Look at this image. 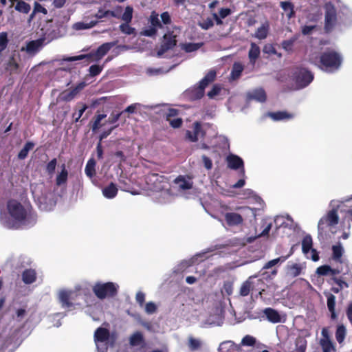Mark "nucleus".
Returning a JSON list of instances; mask_svg holds the SVG:
<instances>
[{
	"instance_id": "f257e3e1",
	"label": "nucleus",
	"mask_w": 352,
	"mask_h": 352,
	"mask_svg": "<svg viewBox=\"0 0 352 352\" xmlns=\"http://www.w3.org/2000/svg\"><path fill=\"white\" fill-rule=\"evenodd\" d=\"M82 294L89 298H92L89 291L87 293L85 289L79 286L76 287L74 290H60L58 294V300L62 308L72 310L76 305H80V303L78 302V298Z\"/></svg>"
},
{
	"instance_id": "f03ea898",
	"label": "nucleus",
	"mask_w": 352,
	"mask_h": 352,
	"mask_svg": "<svg viewBox=\"0 0 352 352\" xmlns=\"http://www.w3.org/2000/svg\"><path fill=\"white\" fill-rule=\"evenodd\" d=\"M318 67L328 72H335L339 69L342 63V56L333 50H328L320 55Z\"/></svg>"
},
{
	"instance_id": "7ed1b4c3",
	"label": "nucleus",
	"mask_w": 352,
	"mask_h": 352,
	"mask_svg": "<svg viewBox=\"0 0 352 352\" xmlns=\"http://www.w3.org/2000/svg\"><path fill=\"white\" fill-rule=\"evenodd\" d=\"M314 74L308 69L297 66L293 68L291 79L294 82V87L290 90H299L308 86L314 80Z\"/></svg>"
},
{
	"instance_id": "20e7f679",
	"label": "nucleus",
	"mask_w": 352,
	"mask_h": 352,
	"mask_svg": "<svg viewBox=\"0 0 352 352\" xmlns=\"http://www.w3.org/2000/svg\"><path fill=\"white\" fill-rule=\"evenodd\" d=\"M7 209L15 223L25 224L30 214V211L19 201L15 199L9 200L7 203Z\"/></svg>"
},
{
	"instance_id": "39448f33",
	"label": "nucleus",
	"mask_w": 352,
	"mask_h": 352,
	"mask_svg": "<svg viewBox=\"0 0 352 352\" xmlns=\"http://www.w3.org/2000/svg\"><path fill=\"white\" fill-rule=\"evenodd\" d=\"M113 46L114 43L113 42L104 43L102 45H100L94 52H91L87 54H81L75 56H70L67 58L65 60L72 62L86 58L89 62H98L100 59H102V57H104Z\"/></svg>"
},
{
	"instance_id": "423d86ee",
	"label": "nucleus",
	"mask_w": 352,
	"mask_h": 352,
	"mask_svg": "<svg viewBox=\"0 0 352 352\" xmlns=\"http://www.w3.org/2000/svg\"><path fill=\"white\" fill-rule=\"evenodd\" d=\"M118 289L119 286L113 282H97L92 287L93 292L100 300L116 296Z\"/></svg>"
},
{
	"instance_id": "0eeeda50",
	"label": "nucleus",
	"mask_w": 352,
	"mask_h": 352,
	"mask_svg": "<svg viewBox=\"0 0 352 352\" xmlns=\"http://www.w3.org/2000/svg\"><path fill=\"white\" fill-rule=\"evenodd\" d=\"M324 30L326 33H329L333 31L338 22L337 10L334 4L331 1L324 3Z\"/></svg>"
},
{
	"instance_id": "6e6552de",
	"label": "nucleus",
	"mask_w": 352,
	"mask_h": 352,
	"mask_svg": "<svg viewBox=\"0 0 352 352\" xmlns=\"http://www.w3.org/2000/svg\"><path fill=\"white\" fill-rule=\"evenodd\" d=\"M216 78V72L214 70L209 71L206 75L200 80L199 86L191 91V98L192 100H199L204 95L205 88Z\"/></svg>"
},
{
	"instance_id": "1a4fd4ad",
	"label": "nucleus",
	"mask_w": 352,
	"mask_h": 352,
	"mask_svg": "<svg viewBox=\"0 0 352 352\" xmlns=\"http://www.w3.org/2000/svg\"><path fill=\"white\" fill-rule=\"evenodd\" d=\"M133 8L128 6L125 8V10L122 14L121 19L124 21L119 26L120 30L124 34L131 35L135 33V29L129 25V23L131 22L133 19Z\"/></svg>"
},
{
	"instance_id": "9d476101",
	"label": "nucleus",
	"mask_w": 352,
	"mask_h": 352,
	"mask_svg": "<svg viewBox=\"0 0 352 352\" xmlns=\"http://www.w3.org/2000/svg\"><path fill=\"white\" fill-rule=\"evenodd\" d=\"M148 22L151 25L148 28L143 30L141 34L145 36L152 37L157 34V28H162L163 26L159 19V14L155 11L151 12L148 18Z\"/></svg>"
},
{
	"instance_id": "9b49d317",
	"label": "nucleus",
	"mask_w": 352,
	"mask_h": 352,
	"mask_svg": "<svg viewBox=\"0 0 352 352\" xmlns=\"http://www.w3.org/2000/svg\"><path fill=\"white\" fill-rule=\"evenodd\" d=\"M177 45L176 36L173 32H168L163 36V40L157 52V56H162L167 51L172 50Z\"/></svg>"
},
{
	"instance_id": "f8f14e48",
	"label": "nucleus",
	"mask_w": 352,
	"mask_h": 352,
	"mask_svg": "<svg viewBox=\"0 0 352 352\" xmlns=\"http://www.w3.org/2000/svg\"><path fill=\"white\" fill-rule=\"evenodd\" d=\"M339 221V217L338 212L335 209H333L327 214L325 217H323L320 219L318 224V230L322 232L324 230V225L326 224L327 226H333L337 225Z\"/></svg>"
},
{
	"instance_id": "ddd939ff",
	"label": "nucleus",
	"mask_w": 352,
	"mask_h": 352,
	"mask_svg": "<svg viewBox=\"0 0 352 352\" xmlns=\"http://www.w3.org/2000/svg\"><path fill=\"white\" fill-rule=\"evenodd\" d=\"M228 167L232 170L241 169L240 172L243 176L245 175L243 160L238 155L230 154L226 157Z\"/></svg>"
},
{
	"instance_id": "4468645a",
	"label": "nucleus",
	"mask_w": 352,
	"mask_h": 352,
	"mask_svg": "<svg viewBox=\"0 0 352 352\" xmlns=\"http://www.w3.org/2000/svg\"><path fill=\"white\" fill-rule=\"evenodd\" d=\"M225 221L229 226H236L243 222V219L240 214L236 212H227L224 214Z\"/></svg>"
},
{
	"instance_id": "2eb2a0df",
	"label": "nucleus",
	"mask_w": 352,
	"mask_h": 352,
	"mask_svg": "<svg viewBox=\"0 0 352 352\" xmlns=\"http://www.w3.org/2000/svg\"><path fill=\"white\" fill-rule=\"evenodd\" d=\"M129 344L131 346H140L141 348L146 347V342L144 336L140 331H135L129 338Z\"/></svg>"
},
{
	"instance_id": "dca6fc26",
	"label": "nucleus",
	"mask_w": 352,
	"mask_h": 352,
	"mask_svg": "<svg viewBox=\"0 0 352 352\" xmlns=\"http://www.w3.org/2000/svg\"><path fill=\"white\" fill-rule=\"evenodd\" d=\"M325 296L327 298V308L331 313V319L336 320L338 318V315L336 312V296L331 293H325Z\"/></svg>"
},
{
	"instance_id": "f3484780",
	"label": "nucleus",
	"mask_w": 352,
	"mask_h": 352,
	"mask_svg": "<svg viewBox=\"0 0 352 352\" xmlns=\"http://www.w3.org/2000/svg\"><path fill=\"white\" fill-rule=\"evenodd\" d=\"M263 313L265 315L267 319L272 323H278L281 322V316L278 311L276 309L267 307L263 310Z\"/></svg>"
},
{
	"instance_id": "a211bd4d",
	"label": "nucleus",
	"mask_w": 352,
	"mask_h": 352,
	"mask_svg": "<svg viewBox=\"0 0 352 352\" xmlns=\"http://www.w3.org/2000/svg\"><path fill=\"white\" fill-rule=\"evenodd\" d=\"M201 131V125L199 122H195L193 124V131H186V138L191 142H195L198 141V136L199 133Z\"/></svg>"
},
{
	"instance_id": "6ab92c4d",
	"label": "nucleus",
	"mask_w": 352,
	"mask_h": 352,
	"mask_svg": "<svg viewBox=\"0 0 352 352\" xmlns=\"http://www.w3.org/2000/svg\"><path fill=\"white\" fill-rule=\"evenodd\" d=\"M252 276L249 277L245 281H244L240 288L239 295L245 297L250 294V293L254 289V282Z\"/></svg>"
},
{
	"instance_id": "aec40b11",
	"label": "nucleus",
	"mask_w": 352,
	"mask_h": 352,
	"mask_svg": "<svg viewBox=\"0 0 352 352\" xmlns=\"http://www.w3.org/2000/svg\"><path fill=\"white\" fill-rule=\"evenodd\" d=\"M110 333L109 331L103 327H98L94 333V341L103 342L109 340Z\"/></svg>"
},
{
	"instance_id": "412c9836",
	"label": "nucleus",
	"mask_w": 352,
	"mask_h": 352,
	"mask_svg": "<svg viewBox=\"0 0 352 352\" xmlns=\"http://www.w3.org/2000/svg\"><path fill=\"white\" fill-rule=\"evenodd\" d=\"M43 41L44 40L43 38H39L28 42L25 48L26 52L29 54L38 52L42 47Z\"/></svg>"
},
{
	"instance_id": "4be33fe9",
	"label": "nucleus",
	"mask_w": 352,
	"mask_h": 352,
	"mask_svg": "<svg viewBox=\"0 0 352 352\" xmlns=\"http://www.w3.org/2000/svg\"><path fill=\"white\" fill-rule=\"evenodd\" d=\"M118 191V189L116 185L111 182L107 186L103 188L102 194L107 199H113L117 195Z\"/></svg>"
},
{
	"instance_id": "5701e85b",
	"label": "nucleus",
	"mask_w": 352,
	"mask_h": 352,
	"mask_svg": "<svg viewBox=\"0 0 352 352\" xmlns=\"http://www.w3.org/2000/svg\"><path fill=\"white\" fill-rule=\"evenodd\" d=\"M36 279V273L34 270L27 269L22 273V280L25 284H32Z\"/></svg>"
},
{
	"instance_id": "b1692460",
	"label": "nucleus",
	"mask_w": 352,
	"mask_h": 352,
	"mask_svg": "<svg viewBox=\"0 0 352 352\" xmlns=\"http://www.w3.org/2000/svg\"><path fill=\"white\" fill-rule=\"evenodd\" d=\"M260 47L254 43H252L249 50L248 56L251 63L254 64L260 55Z\"/></svg>"
},
{
	"instance_id": "393cba45",
	"label": "nucleus",
	"mask_w": 352,
	"mask_h": 352,
	"mask_svg": "<svg viewBox=\"0 0 352 352\" xmlns=\"http://www.w3.org/2000/svg\"><path fill=\"white\" fill-rule=\"evenodd\" d=\"M270 29V25L267 21H266L265 23L262 24L261 27H259L256 32H255V37L263 40L267 38L268 32Z\"/></svg>"
},
{
	"instance_id": "a878e982",
	"label": "nucleus",
	"mask_w": 352,
	"mask_h": 352,
	"mask_svg": "<svg viewBox=\"0 0 352 352\" xmlns=\"http://www.w3.org/2000/svg\"><path fill=\"white\" fill-rule=\"evenodd\" d=\"M281 8L287 12V16L288 19H292L295 16V11H294V6L290 1H281L280 3Z\"/></svg>"
},
{
	"instance_id": "bb28decb",
	"label": "nucleus",
	"mask_w": 352,
	"mask_h": 352,
	"mask_svg": "<svg viewBox=\"0 0 352 352\" xmlns=\"http://www.w3.org/2000/svg\"><path fill=\"white\" fill-rule=\"evenodd\" d=\"M244 69L243 65L239 62H235L232 68L230 77L232 80H237L241 76L243 71Z\"/></svg>"
},
{
	"instance_id": "cd10ccee",
	"label": "nucleus",
	"mask_w": 352,
	"mask_h": 352,
	"mask_svg": "<svg viewBox=\"0 0 352 352\" xmlns=\"http://www.w3.org/2000/svg\"><path fill=\"white\" fill-rule=\"evenodd\" d=\"M19 69V65L16 62L14 56L10 57L6 67V69L9 72L10 74H17Z\"/></svg>"
},
{
	"instance_id": "c85d7f7f",
	"label": "nucleus",
	"mask_w": 352,
	"mask_h": 352,
	"mask_svg": "<svg viewBox=\"0 0 352 352\" xmlns=\"http://www.w3.org/2000/svg\"><path fill=\"white\" fill-rule=\"evenodd\" d=\"M313 246V241L311 235L307 234L304 236L302 241V251L304 254H307L311 250Z\"/></svg>"
},
{
	"instance_id": "c756f323",
	"label": "nucleus",
	"mask_w": 352,
	"mask_h": 352,
	"mask_svg": "<svg viewBox=\"0 0 352 352\" xmlns=\"http://www.w3.org/2000/svg\"><path fill=\"white\" fill-rule=\"evenodd\" d=\"M307 342L302 336H298L295 340V346L296 352H305L307 349Z\"/></svg>"
},
{
	"instance_id": "7c9ffc66",
	"label": "nucleus",
	"mask_w": 352,
	"mask_h": 352,
	"mask_svg": "<svg viewBox=\"0 0 352 352\" xmlns=\"http://www.w3.org/2000/svg\"><path fill=\"white\" fill-rule=\"evenodd\" d=\"M270 117L274 120H289L294 117L293 114L287 111H276L270 113Z\"/></svg>"
},
{
	"instance_id": "2f4dec72",
	"label": "nucleus",
	"mask_w": 352,
	"mask_h": 352,
	"mask_svg": "<svg viewBox=\"0 0 352 352\" xmlns=\"http://www.w3.org/2000/svg\"><path fill=\"white\" fill-rule=\"evenodd\" d=\"M175 184H177L179 188L182 190H189L192 188V183L187 181L183 176H178L175 180Z\"/></svg>"
},
{
	"instance_id": "473e14b6",
	"label": "nucleus",
	"mask_w": 352,
	"mask_h": 352,
	"mask_svg": "<svg viewBox=\"0 0 352 352\" xmlns=\"http://www.w3.org/2000/svg\"><path fill=\"white\" fill-rule=\"evenodd\" d=\"M34 146V143L32 142H27L24 145L23 148L18 153V158L19 160H24L27 157L28 153Z\"/></svg>"
},
{
	"instance_id": "72a5a7b5",
	"label": "nucleus",
	"mask_w": 352,
	"mask_h": 352,
	"mask_svg": "<svg viewBox=\"0 0 352 352\" xmlns=\"http://www.w3.org/2000/svg\"><path fill=\"white\" fill-rule=\"evenodd\" d=\"M14 9L21 13L28 14L30 12L31 10V6L29 3L22 0H20L17 1L16 4L14 6Z\"/></svg>"
},
{
	"instance_id": "f704fd0d",
	"label": "nucleus",
	"mask_w": 352,
	"mask_h": 352,
	"mask_svg": "<svg viewBox=\"0 0 352 352\" xmlns=\"http://www.w3.org/2000/svg\"><path fill=\"white\" fill-rule=\"evenodd\" d=\"M61 172L57 175L56 183L57 186H61L67 182L68 172L65 168V164L62 166Z\"/></svg>"
},
{
	"instance_id": "c9c22d12",
	"label": "nucleus",
	"mask_w": 352,
	"mask_h": 352,
	"mask_svg": "<svg viewBox=\"0 0 352 352\" xmlns=\"http://www.w3.org/2000/svg\"><path fill=\"white\" fill-rule=\"evenodd\" d=\"M320 344L322 347V352H331L335 351V346L331 340L320 339Z\"/></svg>"
},
{
	"instance_id": "e433bc0d",
	"label": "nucleus",
	"mask_w": 352,
	"mask_h": 352,
	"mask_svg": "<svg viewBox=\"0 0 352 352\" xmlns=\"http://www.w3.org/2000/svg\"><path fill=\"white\" fill-rule=\"evenodd\" d=\"M332 251L333 259L335 260L336 261H340L343 254V248L341 244L339 243L338 245H333Z\"/></svg>"
},
{
	"instance_id": "4c0bfd02",
	"label": "nucleus",
	"mask_w": 352,
	"mask_h": 352,
	"mask_svg": "<svg viewBox=\"0 0 352 352\" xmlns=\"http://www.w3.org/2000/svg\"><path fill=\"white\" fill-rule=\"evenodd\" d=\"M346 336V328L343 324L338 326L336 331V338L339 344L343 342Z\"/></svg>"
},
{
	"instance_id": "58836bf2",
	"label": "nucleus",
	"mask_w": 352,
	"mask_h": 352,
	"mask_svg": "<svg viewBox=\"0 0 352 352\" xmlns=\"http://www.w3.org/2000/svg\"><path fill=\"white\" fill-rule=\"evenodd\" d=\"M95 166H96V162L94 159H90L85 166V173L86 175L89 177H92L96 174V170H95Z\"/></svg>"
},
{
	"instance_id": "ea45409f",
	"label": "nucleus",
	"mask_w": 352,
	"mask_h": 352,
	"mask_svg": "<svg viewBox=\"0 0 352 352\" xmlns=\"http://www.w3.org/2000/svg\"><path fill=\"white\" fill-rule=\"evenodd\" d=\"M97 21H91L90 23L78 22L74 25V28L77 30L90 29L94 27Z\"/></svg>"
},
{
	"instance_id": "a19ab883",
	"label": "nucleus",
	"mask_w": 352,
	"mask_h": 352,
	"mask_svg": "<svg viewBox=\"0 0 352 352\" xmlns=\"http://www.w3.org/2000/svg\"><path fill=\"white\" fill-rule=\"evenodd\" d=\"M9 40L8 38V33L2 32L0 33V54L4 51L8 45Z\"/></svg>"
},
{
	"instance_id": "79ce46f5",
	"label": "nucleus",
	"mask_w": 352,
	"mask_h": 352,
	"mask_svg": "<svg viewBox=\"0 0 352 352\" xmlns=\"http://www.w3.org/2000/svg\"><path fill=\"white\" fill-rule=\"evenodd\" d=\"M301 271L302 268L298 263H293L292 265L288 266V272L289 274L293 277H296L300 275Z\"/></svg>"
},
{
	"instance_id": "37998d69",
	"label": "nucleus",
	"mask_w": 352,
	"mask_h": 352,
	"mask_svg": "<svg viewBox=\"0 0 352 352\" xmlns=\"http://www.w3.org/2000/svg\"><path fill=\"white\" fill-rule=\"evenodd\" d=\"M78 94L74 88L69 91H65L61 94L62 100L64 101H71Z\"/></svg>"
},
{
	"instance_id": "c03bdc74",
	"label": "nucleus",
	"mask_w": 352,
	"mask_h": 352,
	"mask_svg": "<svg viewBox=\"0 0 352 352\" xmlns=\"http://www.w3.org/2000/svg\"><path fill=\"white\" fill-rule=\"evenodd\" d=\"M252 98L253 99H255L256 100L258 101V102H265L267 99V96H266V94L265 92V91L263 89H259V90H256L252 96Z\"/></svg>"
},
{
	"instance_id": "a18cd8bd",
	"label": "nucleus",
	"mask_w": 352,
	"mask_h": 352,
	"mask_svg": "<svg viewBox=\"0 0 352 352\" xmlns=\"http://www.w3.org/2000/svg\"><path fill=\"white\" fill-rule=\"evenodd\" d=\"M107 116L106 114H98L95 116L94 121L93 122L91 129L93 131H96L99 129L101 126L100 122L102 120L105 118Z\"/></svg>"
},
{
	"instance_id": "49530a36",
	"label": "nucleus",
	"mask_w": 352,
	"mask_h": 352,
	"mask_svg": "<svg viewBox=\"0 0 352 352\" xmlns=\"http://www.w3.org/2000/svg\"><path fill=\"white\" fill-rule=\"evenodd\" d=\"M221 292L228 296L232 295L233 292V282L230 280L224 281Z\"/></svg>"
},
{
	"instance_id": "de8ad7c7",
	"label": "nucleus",
	"mask_w": 352,
	"mask_h": 352,
	"mask_svg": "<svg viewBox=\"0 0 352 352\" xmlns=\"http://www.w3.org/2000/svg\"><path fill=\"white\" fill-rule=\"evenodd\" d=\"M104 65H93L90 66L89 69V75L91 76H96L99 75L103 69Z\"/></svg>"
},
{
	"instance_id": "09e8293b",
	"label": "nucleus",
	"mask_w": 352,
	"mask_h": 352,
	"mask_svg": "<svg viewBox=\"0 0 352 352\" xmlns=\"http://www.w3.org/2000/svg\"><path fill=\"white\" fill-rule=\"evenodd\" d=\"M198 25L203 30H208L214 25L213 19L207 18L206 19L203 20V21L199 22Z\"/></svg>"
},
{
	"instance_id": "8fccbe9b",
	"label": "nucleus",
	"mask_w": 352,
	"mask_h": 352,
	"mask_svg": "<svg viewBox=\"0 0 352 352\" xmlns=\"http://www.w3.org/2000/svg\"><path fill=\"white\" fill-rule=\"evenodd\" d=\"M330 271H331V267L329 265H324L317 268L316 273L319 276H327L330 274Z\"/></svg>"
},
{
	"instance_id": "3c124183",
	"label": "nucleus",
	"mask_w": 352,
	"mask_h": 352,
	"mask_svg": "<svg viewBox=\"0 0 352 352\" xmlns=\"http://www.w3.org/2000/svg\"><path fill=\"white\" fill-rule=\"evenodd\" d=\"M57 164V160L56 158L52 159L50 161L46 166V172L48 175H52L54 173L56 166Z\"/></svg>"
},
{
	"instance_id": "603ef678",
	"label": "nucleus",
	"mask_w": 352,
	"mask_h": 352,
	"mask_svg": "<svg viewBox=\"0 0 352 352\" xmlns=\"http://www.w3.org/2000/svg\"><path fill=\"white\" fill-rule=\"evenodd\" d=\"M295 42V38H290L289 40H285L282 42L281 45L283 48L288 52H291L293 51V46Z\"/></svg>"
},
{
	"instance_id": "864d4df0",
	"label": "nucleus",
	"mask_w": 352,
	"mask_h": 352,
	"mask_svg": "<svg viewBox=\"0 0 352 352\" xmlns=\"http://www.w3.org/2000/svg\"><path fill=\"white\" fill-rule=\"evenodd\" d=\"M188 346L191 351H196L201 347V342L195 338H190L188 340Z\"/></svg>"
},
{
	"instance_id": "5fc2aeb1",
	"label": "nucleus",
	"mask_w": 352,
	"mask_h": 352,
	"mask_svg": "<svg viewBox=\"0 0 352 352\" xmlns=\"http://www.w3.org/2000/svg\"><path fill=\"white\" fill-rule=\"evenodd\" d=\"M81 107L78 109V113H74L72 115L73 118L74 119L75 122H78L85 111V110L87 109V105L86 104H80Z\"/></svg>"
},
{
	"instance_id": "6e6d98bb",
	"label": "nucleus",
	"mask_w": 352,
	"mask_h": 352,
	"mask_svg": "<svg viewBox=\"0 0 352 352\" xmlns=\"http://www.w3.org/2000/svg\"><path fill=\"white\" fill-rule=\"evenodd\" d=\"M200 47V44L199 43H186L184 45L183 49L186 52H192L196 50H197Z\"/></svg>"
},
{
	"instance_id": "4d7b16f0",
	"label": "nucleus",
	"mask_w": 352,
	"mask_h": 352,
	"mask_svg": "<svg viewBox=\"0 0 352 352\" xmlns=\"http://www.w3.org/2000/svg\"><path fill=\"white\" fill-rule=\"evenodd\" d=\"M241 343L245 346H252L256 343V339L251 336L247 335L243 337Z\"/></svg>"
},
{
	"instance_id": "13d9d810",
	"label": "nucleus",
	"mask_w": 352,
	"mask_h": 352,
	"mask_svg": "<svg viewBox=\"0 0 352 352\" xmlns=\"http://www.w3.org/2000/svg\"><path fill=\"white\" fill-rule=\"evenodd\" d=\"M122 11V6H117L115 10H107L108 16H112L117 19L121 18V12Z\"/></svg>"
},
{
	"instance_id": "bf43d9fd",
	"label": "nucleus",
	"mask_w": 352,
	"mask_h": 352,
	"mask_svg": "<svg viewBox=\"0 0 352 352\" xmlns=\"http://www.w3.org/2000/svg\"><path fill=\"white\" fill-rule=\"evenodd\" d=\"M179 110L173 108H170L168 109L166 113H165V118L166 121L170 120L173 118L178 116Z\"/></svg>"
},
{
	"instance_id": "052dcab7",
	"label": "nucleus",
	"mask_w": 352,
	"mask_h": 352,
	"mask_svg": "<svg viewBox=\"0 0 352 352\" xmlns=\"http://www.w3.org/2000/svg\"><path fill=\"white\" fill-rule=\"evenodd\" d=\"M169 122V124L171 127L174 129H178L180 128L182 125L183 120L180 118H172L170 120L168 121Z\"/></svg>"
},
{
	"instance_id": "680f3d73",
	"label": "nucleus",
	"mask_w": 352,
	"mask_h": 352,
	"mask_svg": "<svg viewBox=\"0 0 352 352\" xmlns=\"http://www.w3.org/2000/svg\"><path fill=\"white\" fill-rule=\"evenodd\" d=\"M33 10L36 13H42L44 15H46L47 14V10L37 1L34 2Z\"/></svg>"
},
{
	"instance_id": "e2e57ef3",
	"label": "nucleus",
	"mask_w": 352,
	"mask_h": 352,
	"mask_svg": "<svg viewBox=\"0 0 352 352\" xmlns=\"http://www.w3.org/2000/svg\"><path fill=\"white\" fill-rule=\"evenodd\" d=\"M12 338L10 337L6 338L0 345V352H4L12 344Z\"/></svg>"
},
{
	"instance_id": "0e129e2a",
	"label": "nucleus",
	"mask_w": 352,
	"mask_h": 352,
	"mask_svg": "<svg viewBox=\"0 0 352 352\" xmlns=\"http://www.w3.org/2000/svg\"><path fill=\"white\" fill-rule=\"evenodd\" d=\"M157 306L153 302H148L145 305V311L148 314H154L157 311Z\"/></svg>"
},
{
	"instance_id": "69168bd1",
	"label": "nucleus",
	"mask_w": 352,
	"mask_h": 352,
	"mask_svg": "<svg viewBox=\"0 0 352 352\" xmlns=\"http://www.w3.org/2000/svg\"><path fill=\"white\" fill-rule=\"evenodd\" d=\"M124 113V111H121L117 113H112L110 116L109 117L107 122L109 124H114L116 123L121 117V116Z\"/></svg>"
},
{
	"instance_id": "338daca9",
	"label": "nucleus",
	"mask_w": 352,
	"mask_h": 352,
	"mask_svg": "<svg viewBox=\"0 0 352 352\" xmlns=\"http://www.w3.org/2000/svg\"><path fill=\"white\" fill-rule=\"evenodd\" d=\"M161 19L163 24L164 25H169L172 22L170 14L168 12H164L162 13Z\"/></svg>"
},
{
	"instance_id": "774afa93",
	"label": "nucleus",
	"mask_w": 352,
	"mask_h": 352,
	"mask_svg": "<svg viewBox=\"0 0 352 352\" xmlns=\"http://www.w3.org/2000/svg\"><path fill=\"white\" fill-rule=\"evenodd\" d=\"M135 300L140 307H142L145 301V294L142 292H138L135 296Z\"/></svg>"
}]
</instances>
